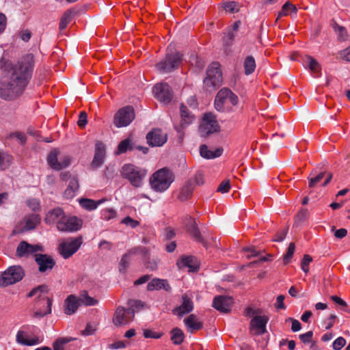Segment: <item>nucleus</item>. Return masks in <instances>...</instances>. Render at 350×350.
I'll list each match as a JSON object with an SVG mask.
<instances>
[{"mask_svg":"<svg viewBox=\"0 0 350 350\" xmlns=\"http://www.w3.org/2000/svg\"><path fill=\"white\" fill-rule=\"evenodd\" d=\"M82 226V220L78 217L64 216L62 221L59 222L57 230L62 232H75L79 230Z\"/></svg>","mask_w":350,"mask_h":350,"instance_id":"nucleus-15","label":"nucleus"},{"mask_svg":"<svg viewBox=\"0 0 350 350\" xmlns=\"http://www.w3.org/2000/svg\"><path fill=\"white\" fill-rule=\"evenodd\" d=\"M155 98L161 102L169 103L172 98V90L166 83L156 84L153 88Z\"/></svg>","mask_w":350,"mask_h":350,"instance_id":"nucleus-16","label":"nucleus"},{"mask_svg":"<svg viewBox=\"0 0 350 350\" xmlns=\"http://www.w3.org/2000/svg\"><path fill=\"white\" fill-rule=\"evenodd\" d=\"M48 291L47 286L45 285H40L38 286L36 288H34L32 289L27 296L29 297H31L33 296H38V297H40L42 295V293H46Z\"/></svg>","mask_w":350,"mask_h":350,"instance_id":"nucleus-48","label":"nucleus"},{"mask_svg":"<svg viewBox=\"0 0 350 350\" xmlns=\"http://www.w3.org/2000/svg\"><path fill=\"white\" fill-rule=\"evenodd\" d=\"M231 187L230 180H223L217 187V191L221 193H225L229 191Z\"/></svg>","mask_w":350,"mask_h":350,"instance_id":"nucleus-55","label":"nucleus"},{"mask_svg":"<svg viewBox=\"0 0 350 350\" xmlns=\"http://www.w3.org/2000/svg\"><path fill=\"white\" fill-rule=\"evenodd\" d=\"M171 333V340L174 345H180L183 342L185 335L183 332L178 327L174 328L172 330Z\"/></svg>","mask_w":350,"mask_h":350,"instance_id":"nucleus-38","label":"nucleus"},{"mask_svg":"<svg viewBox=\"0 0 350 350\" xmlns=\"http://www.w3.org/2000/svg\"><path fill=\"white\" fill-rule=\"evenodd\" d=\"M139 254H143L144 257L146 258L144 265L146 267L151 271H155L157 269L159 259L157 257L150 258L148 256V251L147 252H139Z\"/></svg>","mask_w":350,"mask_h":350,"instance_id":"nucleus-37","label":"nucleus"},{"mask_svg":"<svg viewBox=\"0 0 350 350\" xmlns=\"http://www.w3.org/2000/svg\"><path fill=\"white\" fill-rule=\"evenodd\" d=\"M325 172H322L319 174H318L314 177H312L309 179V184L308 186L310 188L314 187L319 183L321 181V180L325 177Z\"/></svg>","mask_w":350,"mask_h":350,"instance_id":"nucleus-53","label":"nucleus"},{"mask_svg":"<svg viewBox=\"0 0 350 350\" xmlns=\"http://www.w3.org/2000/svg\"><path fill=\"white\" fill-rule=\"evenodd\" d=\"M232 299L230 297L219 295L216 296L213 301V306L221 312H228L232 305Z\"/></svg>","mask_w":350,"mask_h":350,"instance_id":"nucleus-19","label":"nucleus"},{"mask_svg":"<svg viewBox=\"0 0 350 350\" xmlns=\"http://www.w3.org/2000/svg\"><path fill=\"white\" fill-rule=\"evenodd\" d=\"M224 8L226 12L237 13L239 11V5L236 1H229L224 3Z\"/></svg>","mask_w":350,"mask_h":350,"instance_id":"nucleus-50","label":"nucleus"},{"mask_svg":"<svg viewBox=\"0 0 350 350\" xmlns=\"http://www.w3.org/2000/svg\"><path fill=\"white\" fill-rule=\"evenodd\" d=\"M180 112L181 118L180 123L179 125L174 126L175 129L178 133L182 132L184 128L191 124L194 120V116L189 111L187 107L183 104L180 105Z\"/></svg>","mask_w":350,"mask_h":350,"instance_id":"nucleus-20","label":"nucleus"},{"mask_svg":"<svg viewBox=\"0 0 350 350\" xmlns=\"http://www.w3.org/2000/svg\"><path fill=\"white\" fill-rule=\"evenodd\" d=\"M11 160L12 157L10 155L0 151V170L8 167Z\"/></svg>","mask_w":350,"mask_h":350,"instance_id":"nucleus-49","label":"nucleus"},{"mask_svg":"<svg viewBox=\"0 0 350 350\" xmlns=\"http://www.w3.org/2000/svg\"><path fill=\"white\" fill-rule=\"evenodd\" d=\"M72 340V338H60L53 343L54 350H64V345Z\"/></svg>","mask_w":350,"mask_h":350,"instance_id":"nucleus-47","label":"nucleus"},{"mask_svg":"<svg viewBox=\"0 0 350 350\" xmlns=\"http://www.w3.org/2000/svg\"><path fill=\"white\" fill-rule=\"evenodd\" d=\"M313 336V332L312 331H309L305 334H302L299 335V338L304 343H309L312 341V338Z\"/></svg>","mask_w":350,"mask_h":350,"instance_id":"nucleus-63","label":"nucleus"},{"mask_svg":"<svg viewBox=\"0 0 350 350\" xmlns=\"http://www.w3.org/2000/svg\"><path fill=\"white\" fill-rule=\"evenodd\" d=\"M87 113L85 111H81L79 116L77 124L80 128H83L88 123Z\"/></svg>","mask_w":350,"mask_h":350,"instance_id":"nucleus-62","label":"nucleus"},{"mask_svg":"<svg viewBox=\"0 0 350 350\" xmlns=\"http://www.w3.org/2000/svg\"><path fill=\"white\" fill-rule=\"evenodd\" d=\"M25 276V271L20 265L8 267L0 276V286H8L21 281Z\"/></svg>","mask_w":350,"mask_h":350,"instance_id":"nucleus-7","label":"nucleus"},{"mask_svg":"<svg viewBox=\"0 0 350 350\" xmlns=\"http://www.w3.org/2000/svg\"><path fill=\"white\" fill-rule=\"evenodd\" d=\"M287 232H288V227L284 228L283 229L280 230V231H278L277 232V234L275 236V238L273 239V241H277V242L282 241L285 239V237L287 234Z\"/></svg>","mask_w":350,"mask_h":350,"instance_id":"nucleus-58","label":"nucleus"},{"mask_svg":"<svg viewBox=\"0 0 350 350\" xmlns=\"http://www.w3.org/2000/svg\"><path fill=\"white\" fill-rule=\"evenodd\" d=\"M80 304H84L85 306H95L97 304L98 301L94 298L88 295L86 291H83L81 293L79 297Z\"/></svg>","mask_w":350,"mask_h":350,"instance_id":"nucleus-42","label":"nucleus"},{"mask_svg":"<svg viewBox=\"0 0 350 350\" xmlns=\"http://www.w3.org/2000/svg\"><path fill=\"white\" fill-rule=\"evenodd\" d=\"M290 11L296 14L297 9L295 7V5H294L293 4H292L288 1L283 5V6L282 8V10L278 14L277 20L283 16H287Z\"/></svg>","mask_w":350,"mask_h":350,"instance_id":"nucleus-43","label":"nucleus"},{"mask_svg":"<svg viewBox=\"0 0 350 350\" xmlns=\"http://www.w3.org/2000/svg\"><path fill=\"white\" fill-rule=\"evenodd\" d=\"M241 24V22L240 21L234 22V24L230 27L227 31L225 33L224 36L223 37V44L226 48L232 44L234 38L237 35V32L239 29Z\"/></svg>","mask_w":350,"mask_h":350,"instance_id":"nucleus-23","label":"nucleus"},{"mask_svg":"<svg viewBox=\"0 0 350 350\" xmlns=\"http://www.w3.org/2000/svg\"><path fill=\"white\" fill-rule=\"evenodd\" d=\"M333 27L335 31L338 33V38L340 41H345L348 38L347 31L344 27L335 23Z\"/></svg>","mask_w":350,"mask_h":350,"instance_id":"nucleus-46","label":"nucleus"},{"mask_svg":"<svg viewBox=\"0 0 350 350\" xmlns=\"http://www.w3.org/2000/svg\"><path fill=\"white\" fill-rule=\"evenodd\" d=\"M306 63L312 72L318 74L321 72V66L317 62V61L311 56L306 57Z\"/></svg>","mask_w":350,"mask_h":350,"instance_id":"nucleus-40","label":"nucleus"},{"mask_svg":"<svg viewBox=\"0 0 350 350\" xmlns=\"http://www.w3.org/2000/svg\"><path fill=\"white\" fill-rule=\"evenodd\" d=\"M222 74L218 62H213L208 68L206 77L204 79V86L206 90L212 92L221 85Z\"/></svg>","mask_w":350,"mask_h":350,"instance_id":"nucleus-6","label":"nucleus"},{"mask_svg":"<svg viewBox=\"0 0 350 350\" xmlns=\"http://www.w3.org/2000/svg\"><path fill=\"white\" fill-rule=\"evenodd\" d=\"M122 223L128 226H130L132 228H135L139 225V222L138 221L135 220L129 216L124 218L122 221Z\"/></svg>","mask_w":350,"mask_h":350,"instance_id":"nucleus-57","label":"nucleus"},{"mask_svg":"<svg viewBox=\"0 0 350 350\" xmlns=\"http://www.w3.org/2000/svg\"><path fill=\"white\" fill-rule=\"evenodd\" d=\"M25 336L26 334L25 332L19 330L16 334V342L19 344L27 346H32L39 343V340L38 338L27 340L25 338Z\"/></svg>","mask_w":350,"mask_h":350,"instance_id":"nucleus-36","label":"nucleus"},{"mask_svg":"<svg viewBox=\"0 0 350 350\" xmlns=\"http://www.w3.org/2000/svg\"><path fill=\"white\" fill-rule=\"evenodd\" d=\"M116 213L113 208H107L102 211V219L105 220H109L116 217Z\"/></svg>","mask_w":350,"mask_h":350,"instance_id":"nucleus-56","label":"nucleus"},{"mask_svg":"<svg viewBox=\"0 0 350 350\" xmlns=\"http://www.w3.org/2000/svg\"><path fill=\"white\" fill-rule=\"evenodd\" d=\"M268 318L266 316H255L250 321V331L256 335L264 334L266 332V324Z\"/></svg>","mask_w":350,"mask_h":350,"instance_id":"nucleus-18","label":"nucleus"},{"mask_svg":"<svg viewBox=\"0 0 350 350\" xmlns=\"http://www.w3.org/2000/svg\"><path fill=\"white\" fill-rule=\"evenodd\" d=\"M75 14V11L72 9H69L66 10L60 21L59 23V29L61 31L64 30L66 28L68 25L72 21Z\"/></svg>","mask_w":350,"mask_h":350,"instance_id":"nucleus-35","label":"nucleus"},{"mask_svg":"<svg viewBox=\"0 0 350 350\" xmlns=\"http://www.w3.org/2000/svg\"><path fill=\"white\" fill-rule=\"evenodd\" d=\"M59 151L54 149L50 152L47 157V163L49 166L55 170H61L67 167L70 164V158L69 156H64L59 161L58 155Z\"/></svg>","mask_w":350,"mask_h":350,"instance_id":"nucleus-12","label":"nucleus"},{"mask_svg":"<svg viewBox=\"0 0 350 350\" xmlns=\"http://www.w3.org/2000/svg\"><path fill=\"white\" fill-rule=\"evenodd\" d=\"M33 67L32 54L23 56L16 63L1 59L0 97L12 100L21 95L31 78Z\"/></svg>","mask_w":350,"mask_h":350,"instance_id":"nucleus-1","label":"nucleus"},{"mask_svg":"<svg viewBox=\"0 0 350 350\" xmlns=\"http://www.w3.org/2000/svg\"><path fill=\"white\" fill-rule=\"evenodd\" d=\"M40 217L35 213L25 216L22 221L23 228L25 230L34 229L40 223Z\"/></svg>","mask_w":350,"mask_h":350,"instance_id":"nucleus-28","label":"nucleus"},{"mask_svg":"<svg viewBox=\"0 0 350 350\" xmlns=\"http://www.w3.org/2000/svg\"><path fill=\"white\" fill-rule=\"evenodd\" d=\"M346 344V340L342 337H338L336 338L333 344L332 347L335 350H340Z\"/></svg>","mask_w":350,"mask_h":350,"instance_id":"nucleus-59","label":"nucleus"},{"mask_svg":"<svg viewBox=\"0 0 350 350\" xmlns=\"http://www.w3.org/2000/svg\"><path fill=\"white\" fill-rule=\"evenodd\" d=\"M183 60V55L170 46L165 57L156 64V68L161 73L170 72L177 69Z\"/></svg>","mask_w":350,"mask_h":350,"instance_id":"nucleus-3","label":"nucleus"},{"mask_svg":"<svg viewBox=\"0 0 350 350\" xmlns=\"http://www.w3.org/2000/svg\"><path fill=\"white\" fill-rule=\"evenodd\" d=\"M177 265L180 269L188 267L191 271H197L199 267L196 259L192 256L182 258L178 260Z\"/></svg>","mask_w":350,"mask_h":350,"instance_id":"nucleus-31","label":"nucleus"},{"mask_svg":"<svg viewBox=\"0 0 350 350\" xmlns=\"http://www.w3.org/2000/svg\"><path fill=\"white\" fill-rule=\"evenodd\" d=\"M135 118V111L132 107L126 106L120 109L114 116L113 123L117 127L126 126Z\"/></svg>","mask_w":350,"mask_h":350,"instance_id":"nucleus-9","label":"nucleus"},{"mask_svg":"<svg viewBox=\"0 0 350 350\" xmlns=\"http://www.w3.org/2000/svg\"><path fill=\"white\" fill-rule=\"evenodd\" d=\"M244 70L246 75L252 74L256 68V62L254 58L252 56H247L245 59L244 63Z\"/></svg>","mask_w":350,"mask_h":350,"instance_id":"nucleus-39","label":"nucleus"},{"mask_svg":"<svg viewBox=\"0 0 350 350\" xmlns=\"http://www.w3.org/2000/svg\"><path fill=\"white\" fill-rule=\"evenodd\" d=\"M295 250V243H291L288 245V247L287 249L286 254L284 255L283 260H284V263L285 265H287L288 263H289L291 259L292 258V257L294 254Z\"/></svg>","mask_w":350,"mask_h":350,"instance_id":"nucleus-51","label":"nucleus"},{"mask_svg":"<svg viewBox=\"0 0 350 350\" xmlns=\"http://www.w3.org/2000/svg\"><path fill=\"white\" fill-rule=\"evenodd\" d=\"M135 311L133 308L118 307L114 314L113 322L116 326L126 325L134 319Z\"/></svg>","mask_w":350,"mask_h":350,"instance_id":"nucleus-14","label":"nucleus"},{"mask_svg":"<svg viewBox=\"0 0 350 350\" xmlns=\"http://www.w3.org/2000/svg\"><path fill=\"white\" fill-rule=\"evenodd\" d=\"M312 258L308 255L305 254L303 257L301 267V269L306 273H308L309 271V264L312 262Z\"/></svg>","mask_w":350,"mask_h":350,"instance_id":"nucleus-54","label":"nucleus"},{"mask_svg":"<svg viewBox=\"0 0 350 350\" xmlns=\"http://www.w3.org/2000/svg\"><path fill=\"white\" fill-rule=\"evenodd\" d=\"M193 189L194 187L191 183V180H190L188 183L182 188L179 194V198L181 200H186L192 193Z\"/></svg>","mask_w":350,"mask_h":350,"instance_id":"nucleus-41","label":"nucleus"},{"mask_svg":"<svg viewBox=\"0 0 350 350\" xmlns=\"http://www.w3.org/2000/svg\"><path fill=\"white\" fill-rule=\"evenodd\" d=\"M174 181V175L167 168H162L156 171L150 178L149 182L151 188L157 192L166 191Z\"/></svg>","mask_w":350,"mask_h":350,"instance_id":"nucleus-4","label":"nucleus"},{"mask_svg":"<svg viewBox=\"0 0 350 350\" xmlns=\"http://www.w3.org/2000/svg\"><path fill=\"white\" fill-rule=\"evenodd\" d=\"M139 252H147V249L144 247L133 248L124 254L120 262L119 270L122 273H125L129 265L131 258L133 255L139 254Z\"/></svg>","mask_w":350,"mask_h":350,"instance_id":"nucleus-22","label":"nucleus"},{"mask_svg":"<svg viewBox=\"0 0 350 350\" xmlns=\"http://www.w3.org/2000/svg\"><path fill=\"white\" fill-rule=\"evenodd\" d=\"M147 142L152 146H163L167 141V135L161 129H155L146 135Z\"/></svg>","mask_w":350,"mask_h":350,"instance_id":"nucleus-17","label":"nucleus"},{"mask_svg":"<svg viewBox=\"0 0 350 350\" xmlns=\"http://www.w3.org/2000/svg\"><path fill=\"white\" fill-rule=\"evenodd\" d=\"M135 148L134 143L131 138H126L120 142L118 149L116 151V154H120L128 150H133Z\"/></svg>","mask_w":350,"mask_h":350,"instance_id":"nucleus-33","label":"nucleus"},{"mask_svg":"<svg viewBox=\"0 0 350 350\" xmlns=\"http://www.w3.org/2000/svg\"><path fill=\"white\" fill-rule=\"evenodd\" d=\"M35 260L38 265L39 271L41 273L51 270L55 264L54 260L46 254L36 255Z\"/></svg>","mask_w":350,"mask_h":350,"instance_id":"nucleus-21","label":"nucleus"},{"mask_svg":"<svg viewBox=\"0 0 350 350\" xmlns=\"http://www.w3.org/2000/svg\"><path fill=\"white\" fill-rule=\"evenodd\" d=\"M219 125L216 116L212 113H207L204 115L200 125V131L203 135H208L219 131Z\"/></svg>","mask_w":350,"mask_h":350,"instance_id":"nucleus-10","label":"nucleus"},{"mask_svg":"<svg viewBox=\"0 0 350 350\" xmlns=\"http://www.w3.org/2000/svg\"><path fill=\"white\" fill-rule=\"evenodd\" d=\"M339 54L341 59L347 62H350V46L341 51Z\"/></svg>","mask_w":350,"mask_h":350,"instance_id":"nucleus-64","label":"nucleus"},{"mask_svg":"<svg viewBox=\"0 0 350 350\" xmlns=\"http://www.w3.org/2000/svg\"><path fill=\"white\" fill-rule=\"evenodd\" d=\"M239 103V98L228 88L221 89L215 99V108L220 112H232Z\"/></svg>","mask_w":350,"mask_h":350,"instance_id":"nucleus-2","label":"nucleus"},{"mask_svg":"<svg viewBox=\"0 0 350 350\" xmlns=\"http://www.w3.org/2000/svg\"><path fill=\"white\" fill-rule=\"evenodd\" d=\"M27 204L32 211H34L39 210L40 208L39 200L35 198L28 200L27 201Z\"/></svg>","mask_w":350,"mask_h":350,"instance_id":"nucleus-61","label":"nucleus"},{"mask_svg":"<svg viewBox=\"0 0 350 350\" xmlns=\"http://www.w3.org/2000/svg\"><path fill=\"white\" fill-rule=\"evenodd\" d=\"M80 205L89 211L94 210L96 208L98 204L100 203L99 202H96L93 200L90 199H81L79 201Z\"/></svg>","mask_w":350,"mask_h":350,"instance_id":"nucleus-44","label":"nucleus"},{"mask_svg":"<svg viewBox=\"0 0 350 350\" xmlns=\"http://www.w3.org/2000/svg\"><path fill=\"white\" fill-rule=\"evenodd\" d=\"M65 213L61 208H55L50 210L46 215L44 221L47 224H56L57 227L58 226L60 221H62Z\"/></svg>","mask_w":350,"mask_h":350,"instance_id":"nucleus-24","label":"nucleus"},{"mask_svg":"<svg viewBox=\"0 0 350 350\" xmlns=\"http://www.w3.org/2000/svg\"><path fill=\"white\" fill-rule=\"evenodd\" d=\"M46 302L47 304V309L44 312H42L41 310H38V311L34 312L33 314V318L40 319V318L44 317L45 315L50 314L51 312L52 300L50 298L46 297Z\"/></svg>","mask_w":350,"mask_h":350,"instance_id":"nucleus-45","label":"nucleus"},{"mask_svg":"<svg viewBox=\"0 0 350 350\" xmlns=\"http://www.w3.org/2000/svg\"><path fill=\"white\" fill-rule=\"evenodd\" d=\"M80 306L79 298L73 295H69L65 300L64 312L70 315L75 313Z\"/></svg>","mask_w":350,"mask_h":350,"instance_id":"nucleus-29","label":"nucleus"},{"mask_svg":"<svg viewBox=\"0 0 350 350\" xmlns=\"http://www.w3.org/2000/svg\"><path fill=\"white\" fill-rule=\"evenodd\" d=\"M185 226L189 233L192 237L198 242H202L203 239L201 236L200 232L198 228L196 220L191 217H188L185 221Z\"/></svg>","mask_w":350,"mask_h":350,"instance_id":"nucleus-26","label":"nucleus"},{"mask_svg":"<svg viewBox=\"0 0 350 350\" xmlns=\"http://www.w3.org/2000/svg\"><path fill=\"white\" fill-rule=\"evenodd\" d=\"M105 155V145L101 142H96L95 154L92 162V165L94 167L100 166L103 163Z\"/></svg>","mask_w":350,"mask_h":350,"instance_id":"nucleus-27","label":"nucleus"},{"mask_svg":"<svg viewBox=\"0 0 350 350\" xmlns=\"http://www.w3.org/2000/svg\"><path fill=\"white\" fill-rule=\"evenodd\" d=\"M223 149L221 148H216L215 150L208 149L206 145H202L200 148V153L201 157L206 159H213L219 157L221 155Z\"/></svg>","mask_w":350,"mask_h":350,"instance_id":"nucleus-30","label":"nucleus"},{"mask_svg":"<svg viewBox=\"0 0 350 350\" xmlns=\"http://www.w3.org/2000/svg\"><path fill=\"white\" fill-rule=\"evenodd\" d=\"M192 298L191 294L188 293L183 294L180 298V305L173 309V314L182 317L183 315L191 312L194 307Z\"/></svg>","mask_w":350,"mask_h":350,"instance_id":"nucleus-13","label":"nucleus"},{"mask_svg":"<svg viewBox=\"0 0 350 350\" xmlns=\"http://www.w3.org/2000/svg\"><path fill=\"white\" fill-rule=\"evenodd\" d=\"M14 138H16L22 145L25 144L27 140L25 134L22 132L12 133L8 136L9 139Z\"/></svg>","mask_w":350,"mask_h":350,"instance_id":"nucleus-52","label":"nucleus"},{"mask_svg":"<svg viewBox=\"0 0 350 350\" xmlns=\"http://www.w3.org/2000/svg\"><path fill=\"white\" fill-rule=\"evenodd\" d=\"M121 176L127 179L135 187H139L146 176V170L137 167L133 164H124L120 170Z\"/></svg>","mask_w":350,"mask_h":350,"instance_id":"nucleus-5","label":"nucleus"},{"mask_svg":"<svg viewBox=\"0 0 350 350\" xmlns=\"http://www.w3.org/2000/svg\"><path fill=\"white\" fill-rule=\"evenodd\" d=\"M82 238H70L67 241L62 242L59 245V252L64 258L72 256L81 247Z\"/></svg>","mask_w":350,"mask_h":350,"instance_id":"nucleus-8","label":"nucleus"},{"mask_svg":"<svg viewBox=\"0 0 350 350\" xmlns=\"http://www.w3.org/2000/svg\"><path fill=\"white\" fill-rule=\"evenodd\" d=\"M191 180L192 183L194 182L197 185H202L204 184V174L200 171H198Z\"/></svg>","mask_w":350,"mask_h":350,"instance_id":"nucleus-60","label":"nucleus"},{"mask_svg":"<svg viewBox=\"0 0 350 350\" xmlns=\"http://www.w3.org/2000/svg\"><path fill=\"white\" fill-rule=\"evenodd\" d=\"M147 289L150 291L163 289L166 292H170L172 288L167 280L154 278L148 284Z\"/></svg>","mask_w":350,"mask_h":350,"instance_id":"nucleus-25","label":"nucleus"},{"mask_svg":"<svg viewBox=\"0 0 350 350\" xmlns=\"http://www.w3.org/2000/svg\"><path fill=\"white\" fill-rule=\"evenodd\" d=\"M42 251V245L38 244L31 245L25 241H22L16 247V256L18 258H29L33 256L36 258V255H38L37 252Z\"/></svg>","mask_w":350,"mask_h":350,"instance_id":"nucleus-11","label":"nucleus"},{"mask_svg":"<svg viewBox=\"0 0 350 350\" xmlns=\"http://www.w3.org/2000/svg\"><path fill=\"white\" fill-rule=\"evenodd\" d=\"M79 187L78 178L75 176L72 177L69 183V185L64 191V196L66 198H72L76 195Z\"/></svg>","mask_w":350,"mask_h":350,"instance_id":"nucleus-32","label":"nucleus"},{"mask_svg":"<svg viewBox=\"0 0 350 350\" xmlns=\"http://www.w3.org/2000/svg\"><path fill=\"white\" fill-rule=\"evenodd\" d=\"M185 325L191 329L198 330L202 327V323L200 322L195 314H190L184 320Z\"/></svg>","mask_w":350,"mask_h":350,"instance_id":"nucleus-34","label":"nucleus"}]
</instances>
